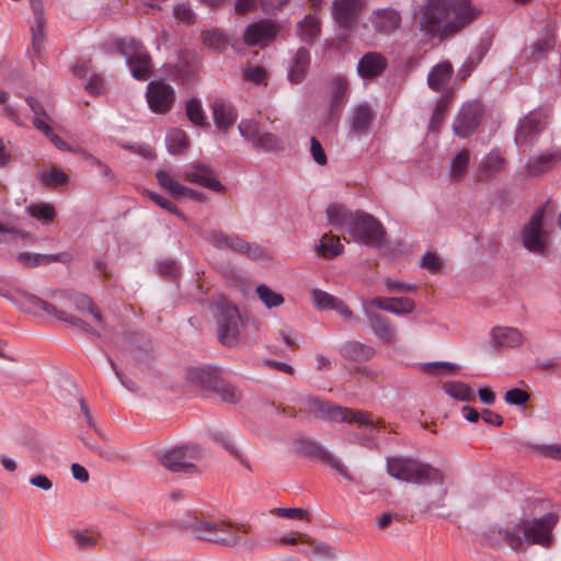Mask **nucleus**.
Segmentation results:
<instances>
[{"label":"nucleus","mask_w":561,"mask_h":561,"mask_svg":"<svg viewBox=\"0 0 561 561\" xmlns=\"http://www.w3.org/2000/svg\"><path fill=\"white\" fill-rule=\"evenodd\" d=\"M482 11L470 0H428L420 21V31L428 39L444 41L474 22Z\"/></svg>","instance_id":"obj_1"},{"label":"nucleus","mask_w":561,"mask_h":561,"mask_svg":"<svg viewBox=\"0 0 561 561\" xmlns=\"http://www.w3.org/2000/svg\"><path fill=\"white\" fill-rule=\"evenodd\" d=\"M387 472L394 479L419 485L444 483L440 470L411 457H388Z\"/></svg>","instance_id":"obj_2"},{"label":"nucleus","mask_w":561,"mask_h":561,"mask_svg":"<svg viewBox=\"0 0 561 561\" xmlns=\"http://www.w3.org/2000/svg\"><path fill=\"white\" fill-rule=\"evenodd\" d=\"M218 311L216 316L218 341L228 347L237 346L240 342V331L244 325V319L239 309L226 300L220 298L216 302Z\"/></svg>","instance_id":"obj_3"},{"label":"nucleus","mask_w":561,"mask_h":561,"mask_svg":"<svg viewBox=\"0 0 561 561\" xmlns=\"http://www.w3.org/2000/svg\"><path fill=\"white\" fill-rule=\"evenodd\" d=\"M347 232L360 244L379 247L385 241V228L373 215L356 210Z\"/></svg>","instance_id":"obj_4"},{"label":"nucleus","mask_w":561,"mask_h":561,"mask_svg":"<svg viewBox=\"0 0 561 561\" xmlns=\"http://www.w3.org/2000/svg\"><path fill=\"white\" fill-rule=\"evenodd\" d=\"M116 45L119 53L125 57L133 78L145 80L151 70V58L142 44L134 38H124L117 41Z\"/></svg>","instance_id":"obj_5"},{"label":"nucleus","mask_w":561,"mask_h":561,"mask_svg":"<svg viewBox=\"0 0 561 561\" xmlns=\"http://www.w3.org/2000/svg\"><path fill=\"white\" fill-rule=\"evenodd\" d=\"M203 455V450L194 444L174 446L164 450L159 459L161 463L173 472H192L195 469V461Z\"/></svg>","instance_id":"obj_6"},{"label":"nucleus","mask_w":561,"mask_h":561,"mask_svg":"<svg viewBox=\"0 0 561 561\" xmlns=\"http://www.w3.org/2000/svg\"><path fill=\"white\" fill-rule=\"evenodd\" d=\"M550 114L551 110L547 107L530 111L519 123L515 136L516 146H531L545 128Z\"/></svg>","instance_id":"obj_7"},{"label":"nucleus","mask_w":561,"mask_h":561,"mask_svg":"<svg viewBox=\"0 0 561 561\" xmlns=\"http://www.w3.org/2000/svg\"><path fill=\"white\" fill-rule=\"evenodd\" d=\"M213 247L220 250H231L239 254H244L253 261H261L267 257L265 250L255 243H249L236 233H225L222 231H213Z\"/></svg>","instance_id":"obj_8"},{"label":"nucleus","mask_w":561,"mask_h":561,"mask_svg":"<svg viewBox=\"0 0 561 561\" xmlns=\"http://www.w3.org/2000/svg\"><path fill=\"white\" fill-rule=\"evenodd\" d=\"M558 515L547 513L539 518L531 520L524 519L526 529V543L550 547L552 542V530L558 523Z\"/></svg>","instance_id":"obj_9"},{"label":"nucleus","mask_w":561,"mask_h":561,"mask_svg":"<svg viewBox=\"0 0 561 561\" xmlns=\"http://www.w3.org/2000/svg\"><path fill=\"white\" fill-rule=\"evenodd\" d=\"M362 5V0H334L332 16L339 25L341 41L346 42L348 39V32L357 22Z\"/></svg>","instance_id":"obj_10"},{"label":"nucleus","mask_w":561,"mask_h":561,"mask_svg":"<svg viewBox=\"0 0 561 561\" xmlns=\"http://www.w3.org/2000/svg\"><path fill=\"white\" fill-rule=\"evenodd\" d=\"M545 208H538L522 230V244L529 252L542 254L546 251V240L542 231Z\"/></svg>","instance_id":"obj_11"},{"label":"nucleus","mask_w":561,"mask_h":561,"mask_svg":"<svg viewBox=\"0 0 561 561\" xmlns=\"http://www.w3.org/2000/svg\"><path fill=\"white\" fill-rule=\"evenodd\" d=\"M280 28L282 26L277 22L271 19H262L247 26L243 41L248 46L264 47L276 38Z\"/></svg>","instance_id":"obj_12"},{"label":"nucleus","mask_w":561,"mask_h":561,"mask_svg":"<svg viewBox=\"0 0 561 561\" xmlns=\"http://www.w3.org/2000/svg\"><path fill=\"white\" fill-rule=\"evenodd\" d=\"M146 100L152 112L164 114L171 110L174 102L173 90L161 79L150 81L147 85Z\"/></svg>","instance_id":"obj_13"},{"label":"nucleus","mask_w":561,"mask_h":561,"mask_svg":"<svg viewBox=\"0 0 561 561\" xmlns=\"http://www.w3.org/2000/svg\"><path fill=\"white\" fill-rule=\"evenodd\" d=\"M561 162V147L551 146L538 153L530 156L524 167L529 176H538L553 170Z\"/></svg>","instance_id":"obj_14"},{"label":"nucleus","mask_w":561,"mask_h":561,"mask_svg":"<svg viewBox=\"0 0 561 561\" xmlns=\"http://www.w3.org/2000/svg\"><path fill=\"white\" fill-rule=\"evenodd\" d=\"M481 114L482 110L480 103H465L453 123L455 134L461 138H467L472 135L479 125Z\"/></svg>","instance_id":"obj_15"},{"label":"nucleus","mask_w":561,"mask_h":561,"mask_svg":"<svg viewBox=\"0 0 561 561\" xmlns=\"http://www.w3.org/2000/svg\"><path fill=\"white\" fill-rule=\"evenodd\" d=\"M376 118L371 104L364 101L354 105L350 112L348 136L359 138L367 135Z\"/></svg>","instance_id":"obj_16"},{"label":"nucleus","mask_w":561,"mask_h":561,"mask_svg":"<svg viewBox=\"0 0 561 561\" xmlns=\"http://www.w3.org/2000/svg\"><path fill=\"white\" fill-rule=\"evenodd\" d=\"M301 450L311 457H314L325 463H328L333 470L337 471L344 479L352 481L353 477L350 473L346 466L341 461V459L333 456L329 450H327L319 443L305 439L301 442Z\"/></svg>","instance_id":"obj_17"},{"label":"nucleus","mask_w":561,"mask_h":561,"mask_svg":"<svg viewBox=\"0 0 561 561\" xmlns=\"http://www.w3.org/2000/svg\"><path fill=\"white\" fill-rule=\"evenodd\" d=\"M506 165L507 161L503 157L501 150L499 148H494L479 162L476 178L482 181L491 180L502 173Z\"/></svg>","instance_id":"obj_18"},{"label":"nucleus","mask_w":561,"mask_h":561,"mask_svg":"<svg viewBox=\"0 0 561 561\" xmlns=\"http://www.w3.org/2000/svg\"><path fill=\"white\" fill-rule=\"evenodd\" d=\"M310 412L318 419L331 422H348V409L317 398L309 399Z\"/></svg>","instance_id":"obj_19"},{"label":"nucleus","mask_w":561,"mask_h":561,"mask_svg":"<svg viewBox=\"0 0 561 561\" xmlns=\"http://www.w3.org/2000/svg\"><path fill=\"white\" fill-rule=\"evenodd\" d=\"M238 531L249 533V527L245 525L233 526L226 520L213 519V543H218L226 547H232L240 542Z\"/></svg>","instance_id":"obj_20"},{"label":"nucleus","mask_w":561,"mask_h":561,"mask_svg":"<svg viewBox=\"0 0 561 561\" xmlns=\"http://www.w3.org/2000/svg\"><path fill=\"white\" fill-rule=\"evenodd\" d=\"M370 22L377 33L390 35L400 26L401 15L392 8L377 9L371 13Z\"/></svg>","instance_id":"obj_21"},{"label":"nucleus","mask_w":561,"mask_h":561,"mask_svg":"<svg viewBox=\"0 0 561 561\" xmlns=\"http://www.w3.org/2000/svg\"><path fill=\"white\" fill-rule=\"evenodd\" d=\"M311 299L313 306L319 310H335L345 320H352L353 312L340 298L321 289H313L311 291Z\"/></svg>","instance_id":"obj_22"},{"label":"nucleus","mask_w":561,"mask_h":561,"mask_svg":"<svg viewBox=\"0 0 561 561\" xmlns=\"http://www.w3.org/2000/svg\"><path fill=\"white\" fill-rule=\"evenodd\" d=\"M387 67V59L377 51L366 53L357 62V73L360 78L370 79L379 76Z\"/></svg>","instance_id":"obj_23"},{"label":"nucleus","mask_w":561,"mask_h":561,"mask_svg":"<svg viewBox=\"0 0 561 561\" xmlns=\"http://www.w3.org/2000/svg\"><path fill=\"white\" fill-rule=\"evenodd\" d=\"M491 340L496 348H514L522 345L524 336L517 328L495 327L491 330Z\"/></svg>","instance_id":"obj_24"},{"label":"nucleus","mask_w":561,"mask_h":561,"mask_svg":"<svg viewBox=\"0 0 561 561\" xmlns=\"http://www.w3.org/2000/svg\"><path fill=\"white\" fill-rule=\"evenodd\" d=\"M454 73L450 61L443 60L431 68L427 75L428 87L436 92H443L447 88Z\"/></svg>","instance_id":"obj_25"},{"label":"nucleus","mask_w":561,"mask_h":561,"mask_svg":"<svg viewBox=\"0 0 561 561\" xmlns=\"http://www.w3.org/2000/svg\"><path fill=\"white\" fill-rule=\"evenodd\" d=\"M28 302L37 310L43 311L46 316L56 318L58 320L70 322L75 327L82 328L88 331V325L77 317H69L65 311L59 310L54 304L39 298L37 296H30Z\"/></svg>","instance_id":"obj_26"},{"label":"nucleus","mask_w":561,"mask_h":561,"mask_svg":"<svg viewBox=\"0 0 561 561\" xmlns=\"http://www.w3.org/2000/svg\"><path fill=\"white\" fill-rule=\"evenodd\" d=\"M16 260L26 267H36L53 262L70 263L72 261V255L70 252H60L56 254L22 252L16 256Z\"/></svg>","instance_id":"obj_27"},{"label":"nucleus","mask_w":561,"mask_h":561,"mask_svg":"<svg viewBox=\"0 0 561 561\" xmlns=\"http://www.w3.org/2000/svg\"><path fill=\"white\" fill-rule=\"evenodd\" d=\"M365 316L369 320L370 327L379 340L386 344H392L394 342V328L385 316L377 313L374 310H368L367 308Z\"/></svg>","instance_id":"obj_28"},{"label":"nucleus","mask_w":561,"mask_h":561,"mask_svg":"<svg viewBox=\"0 0 561 561\" xmlns=\"http://www.w3.org/2000/svg\"><path fill=\"white\" fill-rule=\"evenodd\" d=\"M213 118L218 129L226 130L234 124L238 113L230 102L217 99L213 103Z\"/></svg>","instance_id":"obj_29"},{"label":"nucleus","mask_w":561,"mask_h":561,"mask_svg":"<svg viewBox=\"0 0 561 561\" xmlns=\"http://www.w3.org/2000/svg\"><path fill=\"white\" fill-rule=\"evenodd\" d=\"M339 353L347 360L363 363L373 358L375 350L357 341H347L340 346Z\"/></svg>","instance_id":"obj_30"},{"label":"nucleus","mask_w":561,"mask_h":561,"mask_svg":"<svg viewBox=\"0 0 561 561\" xmlns=\"http://www.w3.org/2000/svg\"><path fill=\"white\" fill-rule=\"evenodd\" d=\"M213 393L217 394L224 402L236 404L241 398V391L232 383L221 378L217 368L213 366Z\"/></svg>","instance_id":"obj_31"},{"label":"nucleus","mask_w":561,"mask_h":561,"mask_svg":"<svg viewBox=\"0 0 561 561\" xmlns=\"http://www.w3.org/2000/svg\"><path fill=\"white\" fill-rule=\"evenodd\" d=\"M310 66V51L306 47H299L288 69L287 78L293 83H300L307 76Z\"/></svg>","instance_id":"obj_32"},{"label":"nucleus","mask_w":561,"mask_h":561,"mask_svg":"<svg viewBox=\"0 0 561 561\" xmlns=\"http://www.w3.org/2000/svg\"><path fill=\"white\" fill-rule=\"evenodd\" d=\"M348 81L343 77H336L332 81V94L330 99V116L337 117L343 108L346 98Z\"/></svg>","instance_id":"obj_33"},{"label":"nucleus","mask_w":561,"mask_h":561,"mask_svg":"<svg viewBox=\"0 0 561 561\" xmlns=\"http://www.w3.org/2000/svg\"><path fill=\"white\" fill-rule=\"evenodd\" d=\"M499 534L503 535V538L513 550H520L526 542V529L524 519H520L517 523L500 529Z\"/></svg>","instance_id":"obj_34"},{"label":"nucleus","mask_w":561,"mask_h":561,"mask_svg":"<svg viewBox=\"0 0 561 561\" xmlns=\"http://www.w3.org/2000/svg\"><path fill=\"white\" fill-rule=\"evenodd\" d=\"M353 211L340 204H331L327 208V217L330 222L339 231H347Z\"/></svg>","instance_id":"obj_35"},{"label":"nucleus","mask_w":561,"mask_h":561,"mask_svg":"<svg viewBox=\"0 0 561 561\" xmlns=\"http://www.w3.org/2000/svg\"><path fill=\"white\" fill-rule=\"evenodd\" d=\"M296 32L301 41H304L307 44H313L321 32L319 19L312 14L306 15L297 24Z\"/></svg>","instance_id":"obj_36"},{"label":"nucleus","mask_w":561,"mask_h":561,"mask_svg":"<svg viewBox=\"0 0 561 561\" xmlns=\"http://www.w3.org/2000/svg\"><path fill=\"white\" fill-rule=\"evenodd\" d=\"M253 149L262 152L277 153L285 150V144L278 135L265 131L261 133L256 142L253 145Z\"/></svg>","instance_id":"obj_37"},{"label":"nucleus","mask_w":561,"mask_h":561,"mask_svg":"<svg viewBox=\"0 0 561 561\" xmlns=\"http://www.w3.org/2000/svg\"><path fill=\"white\" fill-rule=\"evenodd\" d=\"M188 138L184 130L172 128L167 133L165 146L171 154H181L188 148Z\"/></svg>","instance_id":"obj_38"},{"label":"nucleus","mask_w":561,"mask_h":561,"mask_svg":"<svg viewBox=\"0 0 561 561\" xmlns=\"http://www.w3.org/2000/svg\"><path fill=\"white\" fill-rule=\"evenodd\" d=\"M471 152L463 148L450 160L448 174L451 180H459L466 174L470 163Z\"/></svg>","instance_id":"obj_39"},{"label":"nucleus","mask_w":561,"mask_h":561,"mask_svg":"<svg viewBox=\"0 0 561 561\" xmlns=\"http://www.w3.org/2000/svg\"><path fill=\"white\" fill-rule=\"evenodd\" d=\"M554 47V35L550 31L542 33L530 47L528 58L534 60L543 59Z\"/></svg>","instance_id":"obj_40"},{"label":"nucleus","mask_w":561,"mask_h":561,"mask_svg":"<svg viewBox=\"0 0 561 561\" xmlns=\"http://www.w3.org/2000/svg\"><path fill=\"white\" fill-rule=\"evenodd\" d=\"M213 440L222 447L225 450L229 453L234 459H237L241 465L249 468L248 462L242 457L239 448L237 447L233 437L229 433L225 432H216L213 434Z\"/></svg>","instance_id":"obj_41"},{"label":"nucleus","mask_w":561,"mask_h":561,"mask_svg":"<svg viewBox=\"0 0 561 561\" xmlns=\"http://www.w3.org/2000/svg\"><path fill=\"white\" fill-rule=\"evenodd\" d=\"M185 179L193 184L210 188V170L202 163H193L185 172Z\"/></svg>","instance_id":"obj_42"},{"label":"nucleus","mask_w":561,"mask_h":561,"mask_svg":"<svg viewBox=\"0 0 561 561\" xmlns=\"http://www.w3.org/2000/svg\"><path fill=\"white\" fill-rule=\"evenodd\" d=\"M316 249L323 257L332 259L342 253L343 245L339 238L323 234Z\"/></svg>","instance_id":"obj_43"},{"label":"nucleus","mask_w":561,"mask_h":561,"mask_svg":"<svg viewBox=\"0 0 561 561\" xmlns=\"http://www.w3.org/2000/svg\"><path fill=\"white\" fill-rule=\"evenodd\" d=\"M443 389L449 397L459 401H470L473 398V390L462 381H447Z\"/></svg>","instance_id":"obj_44"},{"label":"nucleus","mask_w":561,"mask_h":561,"mask_svg":"<svg viewBox=\"0 0 561 561\" xmlns=\"http://www.w3.org/2000/svg\"><path fill=\"white\" fill-rule=\"evenodd\" d=\"M156 176L159 185L169 192L174 198H181V193L186 191V186L174 181L165 171H158Z\"/></svg>","instance_id":"obj_45"},{"label":"nucleus","mask_w":561,"mask_h":561,"mask_svg":"<svg viewBox=\"0 0 561 561\" xmlns=\"http://www.w3.org/2000/svg\"><path fill=\"white\" fill-rule=\"evenodd\" d=\"M185 111H186V116H187L188 121L193 125L199 126V127L206 125V115L202 107L201 102L197 99H195V98L190 99L186 102Z\"/></svg>","instance_id":"obj_46"},{"label":"nucleus","mask_w":561,"mask_h":561,"mask_svg":"<svg viewBox=\"0 0 561 561\" xmlns=\"http://www.w3.org/2000/svg\"><path fill=\"white\" fill-rule=\"evenodd\" d=\"M238 129L240 135L251 144L253 147L256 139L260 137V124L255 119H241L238 125Z\"/></svg>","instance_id":"obj_47"},{"label":"nucleus","mask_w":561,"mask_h":561,"mask_svg":"<svg viewBox=\"0 0 561 561\" xmlns=\"http://www.w3.org/2000/svg\"><path fill=\"white\" fill-rule=\"evenodd\" d=\"M256 294L260 298V300L267 307V308H274L283 305L284 297L272 290L268 286L261 284L256 287Z\"/></svg>","instance_id":"obj_48"},{"label":"nucleus","mask_w":561,"mask_h":561,"mask_svg":"<svg viewBox=\"0 0 561 561\" xmlns=\"http://www.w3.org/2000/svg\"><path fill=\"white\" fill-rule=\"evenodd\" d=\"M270 513L276 515L277 517L288 519L310 520L311 517L308 511L299 507H276L271 510Z\"/></svg>","instance_id":"obj_49"},{"label":"nucleus","mask_w":561,"mask_h":561,"mask_svg":"<svg viewBox=\"0 0 561 561\" xmlns=\"http://www.w3.org/2000/svg\"><path fill=\"white\" fill-rule=\"evenodd\" d=\"M450 99H451V96L449 94H445L438 100V102L435 106L434 113L432 115V118L430 121L428 127L431 130H436L438 128V126L440 125V123L443 122L444 116L447 111V107H448V104L450 102Z\"/></svg>","instance_id":"obj_50"},{"label":"nucleus","mask_w":561,"mask_h":561,"mask_svg":"<svg viewBox=\"0 0 561 561\" xmlns=\"http://www.w3.org/2000/svg\"><path fill=\"white\" fill-rule=\"evenodd\" d=\"M38 182L44 186H50L54 182L66 184L69 181L68 175L61 171L54 169L50 172H42L37 174Z\"/></svg>","instance_id":"obj_51"},{"label":"nucleus","mask_w":561,"mask_h":561,"mask_svg":"<svg viewBox=\"0 0 561 561\" xmlns=\"http://www.w3.org/2000/svg\"><path fill=\"white\" fill-rule=\"evenodd\" d=\"M77 308L79 310H87L92 317L93 319L96 321V323L101 327V328H104V320H103V317L100 312V310L93 305L92 300L87 297V296H80L78 297L77 301Z\"/></svg>","instance_id":"obj_52"},{"label":"nucleus","mask_w":561,"mask_h":561,"mask_svg":"<svg viewBox=\"0 0 561 561\" xmlns=\"http://www.w3.org/2000/svg\"><path fill=\"white\" fill-rule=\"evenodd\" d=\"M366 308L368 310H373L374 308H377V309L385 310V311H388L391 313L397 311L394 309V305H393V297L392 298L375 297V298L367 300L363 304V310H364L365 314H366Z\"/></svg>","instance_id":"obj_53"},{"label":"nucleus","mask_w":561,"mask_h":561,"mask_svg":"<svg viewBox=\"0 0 561 561\" xmlns=\"http://www.w3.org/2000/svg\"><path fill=\"white\" fill-rule=\"evenodd\" d=\"M208 367H191L187 369V379L195 386H206L209 381Z\"/></svg>","instance_id":"obj_54"},{"label":"nucleus","mask_w":561,"mask_h":561,"mask_svg":"<svg viewBox=\"0 0 561 561\" xmlns=\"http://www.w3.org/2000/svg\"><path fill=\"white\" fill-rule=\"evenodd\" d=\"M530 396L520 388H513L506 391L504 400L511 405H523L529 400Z\"/></svg>","instance_id":"obj_55"},{"label":"nucleus","mask_w":561,"mask_h":561,"mask_svg":"<svg viewBox=\"0 0 561 561\" xmlns=\"http://www.w3.org/2000/svg\"><path fill=\"white\" fill-rule=\"evenodd\" d=\"M30 214L37 219L46 221L53 220L56 216L54 206L47 203L31 207Z\"/></svg>","instance_id":"obj_56"},{"label":"nucleus","mask_w":561,"mask_h":561,"mask_svg":"<svg viewBox=\"0 0 561 561\" xmlns=\"http://www.w3.org/2000/svg\"><path fill=\"white\" fill-rule=\"evenodd\" d=\"M530 447L534 448L535 450H537L540 455H542L545 457L561 460V445L560 444H543V445L534 444V445H530Z\"/></svg>","instance_id":"obj_57"},{"label":"nucleus","mask_w":561,"mask_h":561,"mask_svg":"<svg viewBox=\"0 0 561 561\" xmlns=\"http://www.w3.org/2000/svg\"><path fill=\"white\" fill-rule=\"evenodd\" d=\"M420 264L431 273H436L442 268L440 259L433 252H425L421 257Z\"/></svg>","instance_id":"obj_58"},{"label":"nucleus","mask_w":561,"mask_h":561,"mask_svg":"<svg viewBox=\"0 0 561 561\" xmlns=\"http://www.w3.org/2000/svg\"><path fill=\"white\" fill-rule=\"evenodd\" d=\"M243 78L249 82L262 83L266 79V71L261 66H250L244 69Z\"/></svg>","instance_id":"obj_59"},{"label":"nucleus","mask_w":561,"mask_h":561,"mask_svg":"<svg viewBox=\"0 0 561 561\" xmlns=\"http://www.w3.org/2000/svg\"><path fill=\"white\" fill-rule=\"evenodd\" d=\"M393 305L397 311L392 313L397 316L411 313L415 308L414 301L408 297H393Z\"/></svg>","instance_id":"obj_60"},{"label":"nucleus","mask_w":561,"mask_h":561,"mask_svg":"<svg viewBox=\"0 0 561 561\" xmlns=\"http://www.w3.org/2000/svg\"><path fill=\"white\" fill-rule=\"evenodd\" d=\"M310 152H311L313 160L319 165L327 164V162H328L327 154L323 150L321 142L316 137H311V139H310Z\"/></svg>","instance_id":"obj_61"},{"label":"nucleus","mask_w":561,"mask_h":561,"mask_svg":"<svg viewBox=\"0 0 561 561\" xmlns=\"http://www.w3.org/2000/svg\"><path fill=\"white\" fill-rule=\"evenodd\" d=\"M173 13L180 21L192 24L195 22V14L192 9L185 4H178L173 9Z\"/></svg>","instance_id":"obj_62"},{"label":"nucleus","mask_w":561,"mask_h":561,"mask_svg":"<svg viewBox=\"0 0 561 561\" xmlns=\"http://www.w3.org/2000/svg\"><path fill=\"white\" fill-rule=\"evenodd\" d=\"M423 368L430 373H442L443 370H454L458 365L450 362H430L423 364Z\"/></svg>","instance_id":"obj_63"},{"label":"nucleus","mask_w":561,"mask_h":561,"mask_svg":"<svg viewBox=\"0 0 561 561\" xmlns=\"http://www.w3.org/2000/svg\"><path fill=\"white\" fill-rule=\"evenodd\" d=\"M348 422H355L358 425L373 426L370 414L364 411H352L348 409Z\"/></svg>","instance_id":"obj_64"}]
</instances>
